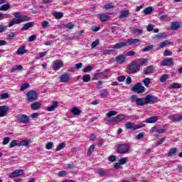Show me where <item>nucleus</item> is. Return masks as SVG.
<instances>
[{
  "label": "nucleus",
  "mask_w": 182,
  "mask_h": 182,
  "mask_svg": "<svg viewBox=\"0 0 182 182\" xmlns=\"http://www.w3.org/2000/svg\"><path fill=\"white\" fill-rule=\"evenodd\" d=\"M8 112H9V107L8 106H0V117H5V116H8Z\"/></svg>",
  "instance_id": "nucleus-11"
},
{
  "label": "nucleus",
  "mask_w": 182,
  "mask_h": 182,
  "mask_svg": "<svg viewBox=\"0 0 182 182\" xmlns=\"http://www.w3.org/2000/svg\"><path fill=\"white\" fill-rule=\"evenodd\" d=\"M141 70V66H140L137 60H132L127 67V73L128 75H136V73H139Z\"/></svg>",
  "instance_id": "nucleus-1"
},
{
  "label": "nucleus",
  "mask_w": 182,
  "mask_h": 182,
  "mask_svg": "<svg viewBox=\"0 0 182 182\" xmlns=\"http://www.w3.org/2000/svg\"><path fill=\"white\" fill-rule=\"evenodd\" d=\"M71 113H73L74 116H79V114L82 113V111L77 107H75L71 109Z\"/></svg>",
  "instance_id": "nucleus-26"
},
{
  "label": "nucleus",
  "mask_w": 182,
  "mask_h": 182,
  "mask_svg": "<svg viewBox=\"0 0 182 182\" xmlns=\"http://www.w3.org/2000/svg\"><path fill=\"white\" fill-rule=\"evenodd\" d=\"M159 102V97L151 95H147L144 98L145 105H149L150 103H157Z\"/></svg>",
  "instance_id": "nucleus-5"
},
{
  "label": "nucleus",
  "mask_w": 182,
  "mask_h": 182,
  "mask_svg": "<svg viewBox=\"0 0 182 182\" xmlns=\"http://www.w3.org/2000/svg\"><path fill=\"white\" fill-rule=\"evenodd\" d=\"M146 135V133L144 132H141L136 135V140H141L143 137Z\"/></svg>",
  "instance_id": "nucleus-54"
},
{
  "label": "nucleus",
  "mask_w": 182,
  "mask_h": 182,
  "mask_svg": "<svg viewBox=\"0 0 182 182\" xmlns=\"http://www.w3.org/2000/svg\"><path fill=\"white\" fill-rule=\"evenodd\" d=\"M14 38H16V34L15 33V32H11V33H9L7 36V41H9V42H11V41L14 40Z\"/></svg>",
  "instance_id": "nucleus-35"
},
{
  "label": "nucleus",
  "mask_w": 182,
  "mask_h": 182,
  "mask_svg": "<svg viewBox=\"0 0 182 182\" xmlns=\"http://www.w3.org/2000/svg\"><path fill=\"white\" fill-rule=\"evenodd\" d=\"M17 119L20 123H23L24 124H28L29 123V116L26 114H18Z\"/></svg>",
  "instance_id": "nucleus-9"
},
{
  "label": "nucleus",
  "mask_w": 182,
  "mask_h": 182,
  "mask_svg": "<svg viewBox=\"0 0 182 182\" xmlns=\"http://www.w3.org/2000/svg\"><path fill=\"white\" fill-rule=\"evenodd\" d=\"M143 52H150L154 50V45L147 46L146 47L142 48Z\"/></svg>",
  "instance_id": "nucleus-31"
},
{
  "label": "nucleus",
  "mask_w": 182,
  "mask_h": 182,
  "mask_svg": "<svg viewBox=\"0 0 182 182\" xmlns=\"http://www.w3.org/2000/svg\"><path fill=\"white\" fill-rule=\"evenodd\" d=\"M173 55V52L169 51L168 50H165L164 52V56H171Z\"/></svg>",
  "instance_id": "nucleus-58"
},
{
  "label": "nucleus",
  "mask_w": 182,
  "mask_h": 182,
  "mask_svg": "<svg viewBox=\"0 0 182 182\" xmlns=\"http://www.w3.org/2000/svg\"><path fill=\"white\" fill-rule=\"evenodd\" d=\"M127 130H131L132 132H136L139 129L144 127V124H135L134 122H128L125 124Z\"/></svg>",
  "instance_id": "nucleus-3"
},
{
  "label": "nucleus",
  "mask_w": 182,
  "mask_h": 182,
  "mask_svg": "<svg viewBox=\"0 0 182 182\" xmlns=\"http://www.w3.org/2000/svg\"><path fill=\"white\" fill-rule=\"evenodd\" d=\"M65 147H66V143L63 142L56 147L55 151H60V150H62V149H65Z\"/></svg>",
  "instance_id": "nucleus-36"
},
{
  "label": "nucleus",
  "mask_w": 182,
  "mask_h": 182,
  "mask_svg": "<svg viewBox=\"0 0 182 182\" xmlns=\"http://www.w3.org/2000/svg\"><path fill=\"white\" fill-rule=\"evenodd\" d=\"M126 119V116L123 114H119L116 117H112L107 120L109 123H119V122H122Z\"/></svg>",
  "instance_id": "nucleus-6"
},
{
  "label": "nucleus",
  "mask_w": 182,
  "mask_h": 182,
  "mask_svg": "<svg viewBox=\"0 0 182 182\" xmlns=\"http://www.w3.org/2000/svg\"><path fill=\"white\" fill-rule=\"evenodd\" d=\"M171 43H173V42H168V41H164L159 44V48H164L167 46V45H170Z\"/></svg>",
  "instance_id": "nucleus-40"
},
{
  "label": "nucleus",
  "mask_w": 182,
  "mask_h": 182,
  "mask_svg": "<svg viewBox=\"0 0 182 182\" xmlns=\"http://www.w3.org/2000/svg\"><path fill=\"white\" fill-rule=\"evenodd\" d=\"M82 82H85V83H87V82H90V75H84L82 77Z\"/></svg>",
  "instance_id": "nucleus-51"
},
{
  "label": "nucleus",
  "mask_w": 182,
  "mask_h": 182,
  "mask_svg": "<svg viewBox=\"0 0 182 182\" xmlns=\"http://www.w3.org/2000/svg\"><path fill=\"white\" fill-rule=\"evenodd\" d=\"M116 62L117 63H119V65H122L123 63H125L126 62V58L123 55H119L116 58Z\"/></svg>",
  "instance_id": "nucleus-21"
},
{
  "label": "nucleus",
  "mask_w": 182,
  "mask_h": 182,
  "mask_svg": "<svg viewBox=\"0 0 182 182\" xmlns=\"http://www.w3.org/2000/svg\"><path fill=\"white\" fill-rule=\"evenodd\" d=\"M58 105H59V102L58 101H53L52 102V105L47 107V111L53 112V110H55V109L58 107Z\"/></svg>",
  "instance_id": "nucleus-20"
},
{
  "label": "nucleus",
  "mask_w": 182,
  "mask_h": 182,
  "mask_svg": "<svg viewBox=\"0 0 182 182\" xmlns=\"http://www.w3.org/2000/svg\"><path fill=\"white\" fill-rule=\"evenodd\" d=\"M53 147V142H48L46 145V149L47 150H50Z\"/></svg>",
  "instance_id": "nucleus-59"
},
{
  "label": "nucleus",
  "mask_w": 182,
  "mask_h": 182,
  "mask_svg": "<svg viewBox=\"0 0 182 182\" xmlns=\"http://www.w3.org/2000/svg\"><path fill=\"white\" fill-rule=\"evenodd\" d=\"M181 21H173L171 24V28L173 31H177V29H179L180 26H181Z\"/></svg>",
  "instance_id": "nucleus-17"
},
{
  "label": "nucleus",
  "mask_w": 182,
  "mask_h": 182,
  "mask_svg": "<svg viewBox=\"0 0 182 182\" xmlns=\"http://www.w3.org/2000/svg\"><path fill=\"white\" fill-rule=\"evenodd\" d=\"M151 12H153L152 6L147 7L144 10V14L145 15H149V14H151Z\"/></svg>",
  "instance_id": "nucleus-39"
},
{
  "label": "nucleus",
  "mask_w": 182,
  "mask_h": 182,
  "mask_svg": "<svg viewBox=\"0 0 182 182\" xmlns=\"http://www.w3.org/2000/svg\"><path fill=\"white\" fill-rule=\"evenodd\" d=\"M117 80L118 82H124V80H126V76L120 75L117 77Z\"/></svg>",
  "instance_id": "nucleus-63"
},
{
  "label": "nucleus",
  "mask_w": 182,
  "mask_h": 182,
  "mask_svg": "<svg viewBox=\"0 0 182 182\" xmlns=\"http://www.w3.org/2000/svg\"><path fill=\"white\" fill-rule=\"evenodd\" d=\"M30 86H31V85H29V83H23L21 85L20 90L21 92H23V91L26 90V89H28V87H29Z\"/></svg>",
  "instance_id": "nucleus-41"
},
{
  "label": "nucleus",
  "mask_w": 182,
  "mask_h": 182,
  "mask_svg": "<svg viewBox=\"0 0 182 182\" xmlns=\"http://www.w3.org/2000/svg\"><path fill=\"white\" fill-rule=\"evenodd\" d=\"M117 159V156L116 155H112L109 156L108 160L109 161L113 162V161H116Z\"/></svg>",
  "instance_id": "nucleus-60"
},
{
  "label": "nucleus",
  "mask_w": 182,
  "mask_h": 182,
  "mask_svg": "<svg viewBox=\"0 0 182 182\" xmlns=\"http://www.w3.org/2000/svg\"><path fill=\"white\" fill-rule=\"evenodd\" d=\"M171 120L176 124H178L182 120V113L181 114H174L171 117Z\"/></svg>",
  "instance_id": "nucleus-12"
},
{
  "label": "nucleus",
  "mask_w": 182,
  "mask_h": 182,
  "mask_svg": "<svg viewBox=\"0 0 182 182\" xmlns=\"http://www.w3.org/2000/svg\"><path fill=\"white\" fill-rule=\"evenodd\" d=\"M25 173H23V170L17 169L14 171L11 172L9 175L10 178H16V177H21V176H23Z\"/></svg>",
  "instance_id": "nucleus-10"
},
{
  "label": "nucleus",
  "mask_w": 182,
  "mask_h": 182,
  "mask_svg": "<svg viewBox=\"0 0 182 182\" xmlns=\"http://www.w3.org/2000/svg\"><path fill=\"white\" fill-rule=\"evenodd\" d=\"M9 8H11V4L7 3L0 6V11H8Z\"/></svg>",
  "instance_id": "nucleus-33"
},
{
  "label": "nucleus",
  "mask_w": 182,
  "mask_h": 182,
  "mask_svg": "<svg viewBox=\"0 0 182 182\" xmlns=\"http://www.w3.org/2000/svg\"><path fill=\"white\" fill-rule=\"evenodd\" d=\"M130 151V144H119L117 146V153L118 154H127Z\"/></svg>",
  "instance_id": "nucleus-2"
},
{
  "label": "nucleus",
  "mask_w": 182,
  "mask_h": 182,
  "mask_svg": "<svg viewBox=\"0 0 182 182\" xmlns=\"http://www.w3.org/2000/svg\"><path fill=\"white\" fill-rule=\"evenodd\" d=\"M154 70V68H153V66L149 65L147 67V68L144 71V74L147 75H150V73H153V70Z\"/></svg>",
  "instance_id": "nucleus-27"
},
{
  "label": "nucleus",
  "mask_w": 182,
  "mask_h": 182,
  "mask_svg": "<svg viewBox=\"0 0 182 182\" xmlns=\"http://www.w3.org/2000/svg\"><path fill=\"white\" fill-rule=\"evenodd\" d=\"M31 19V17L24 15L17 18V23H22V22H28Z\"/></svg>",
  "instance_id": "nucleus-16"
},
{
  "label": "nucleus",
  "mask_w": 182,
  "mask_h": 182,
  "mask_svg": "<svg viewBox=\"0 0 182 182\" xmlns=\"http://www.w3.org/2000/svg\"><path fill=\"white\" fill-rule=\"evenodd\" d=\"M42 107V102L38 101L31 104V110H39Z\"/></svg>",
  "instance_id": "nucleus-14"
},
{
  "label": "nucleus",
  "mask_w": 182,
  "mask_h": 182,
  "mask_svg": "<svg viewBox=\"0 0 182 182\" xmlns=\"http://www.w3.org/2000/svg\"><path fill=\"white\" fill-rule=\"evenodd\" d=\"M127 56H136V52H134L133 50L128 51L127 53Z\"/></svg>",
  "instance_id": "nucleus-64"
},
{
  "label": "nucleus",
  "mask_w": 182,
  "mask_h": 182,
  "mask_svg": "<svg viewBox=\"0 0 182 182\" xmlns=\"http://www.w3.org/2000/svg\"><path fill=\"white\" fill-rule=\"evenodd\" d=\"M99 18H100V21H101V22H106L107 21H109V15L103 13V14H100L98 15Z\"/></svg>",
  "instance_id": "nucleus-22"
},
{
  "label": "nucleus",
  "mask_w": 182,
  "mask_h": 182,
  "mask_svg": "<svg viewBox=\"0 0 182 182\" xmlns=\"http://www.w3.org/2000/svg\"><path fill=\"white\" fill-rule=\"evenodd\" d=\"M168 77H170V75L165 74L163 75L160 79H159V82H161V83H164V82H166V80H167V79H168Z\"/></svg>",
  "instance_id": "nucleus-38"
},
{
  "label": "nucleus",
  "mask_w": 182,
  "mask_h": 182,
  "mask_svg": "<svg viewBox=\"0 0 182 182\" xmlns=\"http://www.w3.org/2000/svg\"><path fill=\"white\" fill-rule=\"evenodd\" d=\"M159 120V117L154 116L149 118H147L146 120V123H156Z\"/></svg>",
  "instance_id": "nucleus-25"
},
{
  "label": "nucleus",
  "mask_w": 182,
  "mask_h": 182,
  "mask_svg": "<svg viewBox=\"0 0 182 182\" xmlns=\"http://www.w3.org/2000/svg\"><path fill=\"white\" fill-rule=\"evenodd\" d=\"M25 46H21L20 48H18L16 51L17 55H23L25 53H28V50L25 49Z\"/></svg>",
  "instance_id": "nucleus-24"
},
{
  "label": "nucleus",
  "mask_w": 182,
  "mask_h": 182,
  "mask_svg": "<svg viewBox=\"0 0 182 182\" xmlns=\"http://www.w3.org/2000/svg\"><path fill=\"white\" fill-rule=\"evenodd\" d=\"M146 90V88L141 85V83L139 82L134 85V87L132 88V92H135L136 93H144V92Z\"/></svg>",
  "instance_id": "nucleus-8"
},
{
  "label": "nucleus",
  "mask_w": 182,
  "mask_h": 182,
  "mask_svg": "<svg viewBox=\"0 0 182 182\" xmlns=\"http://www.w3.org/2000/svg\"><path fill=\"white\" fill-rule=\"evenodd\" d=\"M166 141V137L161 138L155 144L156 147H159L161 144H163Z\"/></svg>",
  "instance_id": "nucleus-43"
},
{
  "label": "nucleus",
  "mask_w": 182,
  "mask_h": 182,
  "mask_svg": "<svg viewBox=\"0 0 182 182\" xmlns=\"http://www.w3.org/2000/svg\"><path fill=\"white\" fill-rule=\"evenodd\" d=\"M30 144H31V139H26V140L20 141L18 143V147H21V146L29 147Z\"/></svg>",
  "instance_id": "nucleus-19"
},
{
  "label": "nucleus",
  "mask_w": 182,
  "mask_h": 182,
  "mask_svg": "<svg viewBox=\"0 0 182 182\" xmlns=\"http://www.w3.org/2000/svg\"><path fill=\"white\" fill-rule=\"evenodd\" d=\"M136 103L137 106H144L146 105V102H144V98H138Z\"/></svg>",
  "instance_id": "nucleus-34"
},
{
  "label": "nucleus",
  "mask_w": 182,
  "mask_h": 182,
  "mask_svg": "<svg viewBox=\"0 0 182 182\" xmlns=\"http://www.w3.org/2000/svg\"><path fill=\"white\" fill-rule=\"evenodd\" d=\"M42 28H49V22L47 21H43L41 22Z\"/></svg>",
  "instance_id": "nucleus-57"
},
{
  "label": "nucleus",
  "mask_w": 182,
  "mask_h": 182,
  "mask_svg": "<svg viewBox=\"0 0 182 182\" xmlns=\"http://www.w3.org/2000/svg\"><path fill=\"white\" fill-rule=\"evenodd\" d=\"M130 12L128 10H124L123 11L121 12V14H119V18L120 19L123 18H127V16H129Z\"/></svg>",
  "instance_id": "nucleus-28"
},
{
  "label": "nucleus",
  "mask_w": 182,
  "mask_h": 182,
  "mask_svg": "<svg viewBox=\"0 0 182 182\" xmlns=\"http://www.w3.org/2000/svg\"><path fill=\"white\" fill-rule=\"evenodd\" d=\"M127 46V43L122 41L119 42L118 43H116L115 45L113 46V49H122V48H124Z\"/></svg>",
  "instance_id": "nucleus-18"
},
{
  "label": "nucleus",
  "mask_w": 182,
  "mask_h": 182,
  "mask_svg": "<svg viewBox=\"0 0 182 182\" xmlns=\"http://www.w3.org/2000/svg\"><path fill=\"white\" fill-rule=\"evenodd\" d=\"M171 87L172 89H180L181 87V84L178 82H173L171 85Z\"/></svg>",
  "instance_id": "nucleus-44"
},
{
  "label": "nucleus",
  "mask_w": 182,
  "mask_h": 182,
  "mask_svg": "<svg viewBox=\"0 0 182 182\" xmlns=\"http://www.w3.org/2000/svg\"><path fill=\"white\" fill-rule=\"evenodd\" d=\"M26 97L28 102L33 103V102H36V100H38V92L35 90H30L27 92Z\"/></svg>",
  "instance_id": "nucleus-4"
},
{
  "label": "nucleus",
  "mask_w": 182,
  "mask_h": 182,
  "mask_svg": "<svg viewBox=\"0 0 182 182\" xmlns=\"http://www.w3.org/2000/svg\"><path fill=\"white\" fill-rule=\"evenodd\" d=\"M177 148H172L169 150L168 151V155L169 156H175V154L177 153Z\"/></svg>",
  "instance_id": "nucleus-45"
},
{
  "label": "nucleus",
  "mask_w": 182,
  "mask_h": 182,
  "mask_svg": "<svg viewBox=\"0 0 182 182\" xmlns=\"http://www.w3.org/2000/svg\"><path fill=\"white\" fill-rule=\"evenodd\" d=\"M93 151H95V144H92L87 151V156H91L92 154L93 153Z\"/></svg>",
  "instance_id": "nucleus-42"
},
{
  "label": "nucleus",
  "mask_w": 182,
  "mask_h": 182,
  "mask_svg": "<svg viewBox=\"0 0 182 182\" xmlns=\"http://www.w3.org/2000/svg\"><path fill=\"white\" fill-rule=\"evenodd\" d=\"M173 63H174V59L171 58H168L162 60L161 65L162 66H170V65H173Z\"/></svg>",
  "instance_id": "nucleus-13"
},
{
  "label": "nucleus",
  "mask_w": 182,
  "mask_h": 182,
  "mask_svg": "<svg viewBox=\"0 0 182 182\" xmlns=\"http://www.w3.org/2000/svg\"><path fill=\"white\" fill-rule=\"evenodd\" d=\"M139 42H140V40H139V39H128L127 41V44L129 46L134 45L136 43H139Z\"/></svg>",
  "instance_id": "nucleus-30"
},
{
  "label": "nucleus",
  "mask_w": 182,
  "mask_h": 182,
  "mask_svg": "<svg viewBox=\"0 0 182 182\" xmlns=\"http://www.w3.org/2000/svg\"><path fill=\"white\" fill-rule=\"evenodd\" d=\"M14 25H19V23H18V18L17 19L14 18L11 21H10V23L9 26L11 28V26H14Z\"/></svg>",
  "instance_id": "nucleus-46"
},
{
  "label": "nucleus",
  "mask_w": 182,
  "mask_h": 182,
  "mask_svg": "<svg viewBox=\"0 0 182 182\" xmlns=\"http://www.w3.org/2000/svg\"><path fill=\"white\" fill-rule=\"evenodd\" d=\"M151 83V80L149 77H146L144 80V85L146 86V87H149V85Z\"/></svg>",
  "instance_id": "nucleus-48"
},
{
  "label": "nucleus",
  "mask_w": 182,
  "mask_h": 182,
  "mask_svg": "<svg viewBox=\"0 0 182 182\" xmlns=\"http://www.w3.org/2000/svg\"><path fill=\"white\" fill-rule=\"evenodd\" d=\"M91 70H93V67H92V66H86V67L83 69L82 72H83L84 73H87L90 72Z\"/></svg>",
  "instance_id": "nucleus-49"
},
{
  "label": "nucleus",
  "mask_w": 182,
  "mask_h": 182,
  "mask_svg": "<svg viewBox=\"0 0 182 182\" xmlns=\"http://www.w3.org/2000/svg\"><path fill=\"white\" fill-rule=\"evenodd\" d=\"M116 114H117V111H109L107 114V117H112V116H116Z\"/></svg>",
  "instance_id": "nucleus-53"
},
{
  "label": "nucleus",
  "mask_w": 182,
  "mask_h": 182,
  "mask_svg": "<svg viewBox=\"0 0 182 182\" xmlns=\"http://www.w3.org/2000/svg\"><path fill=\"white\" fill-rule=\"evenodd\" d=\"M68 174V172L66 171H61L58 173V177H65Z\"/></svg>",
  "instance_id": "nucleus-56"
},
{
  "label": "nucleus",
  "mask_w": 182,
  "mask_h": 182,
  "mask_svg": "<svg viewBox=\"0 0 182 182\" xmlns=\"http://www.w3.org/2000/svg\"><path fill=\"white\" fill-rule=\"evenodd\" d=\"M70 79V76L68 73H63L60 77V80L62 83H68Z\"/></svg>",
  "instance_id": "nucleus-15"
},
{
  "label": "nucleus",
  "mask_w": 182,
  "mask_h": 182,
  "mask_svg": "<svg viewBox=\"0 0 182 182\" xmlns=\"http://www.w3.org/2000/svg\"><path fill=\"white\" fill-rule=\"evenodd\" d=\"M119 163L122 164H126V163H127V158L125 157V158H121L119 160Z\"/></svg>",
  "instance_id": "nucleus-62"
},
{
  "label": "nucleus",
  "mask_w": 182,
  "mask_h": 182,
  "mask_svg": "<svg viewBox=\"0 0 182 182\" xmlns=\"http://www.w3.org/2000/svg\"><path fill=\"white\" fill-rule=\"evenodd\" d=\"M91 31L92 32H99V31H100V27H97L96 26H92L91 27Z\"/></svg>",
  "instance_id": "nucleus-61"
},
{
  "label": "nucleus",
  "mask_w": 182,
  "mask_h": 182,
  "mask_svg": "<svg viewBox=\"0 0 182 182\" xmlns=\"http://www.w3.org/2000/svg\"><path fill=\"white\" fill-rule=\"evenodd\" d=\"M63 66V61H62V60H55L52 64V69L55 72H58V70H60Z\"/></svg>",
  "instance_id": "nucleus-7"
},
{
  "label": "nucleus",
  "mask_w": 182,
  "mask_h": 182,
  "mask_svg": "<svg viewBox=\"0 0 182 182\" xmlns=\"http://www.w3.org/2000/svg\"><path fill=\"white\" fill-rule=\"evenodd\" d=\"M114 8V5L112 3H108L104 6L105 9H113Z\"/></svg>",
  "instance_id": "nucleus-47"
},
{
  "label": "nucleus",
  "mask_w": 182,
  "mask_h": 182,
  "mask_svg": "<svg viewBox=\"0 0 182 182\" xmlns=\"http://www.w3.org/2000/svg\"><path fill=\"white\" fill-rule=\"evenodd\" d=\"M8 30V26H0V33H4L6 31Z\"/></svg>",
  "instance_id": "nucleus-55"
},
{
  "label": "nucleus",
  "mask_w": 182,
  "mask_h": 182,
  "mask_svg": "<svg viewBox=\"0 0 182 182\" xmlns=\"http://www.w3.org/2000/svg\"><path fill=\"white\" fill-rule=\"evenodd\" d=\"M97 174H100V176L105 177V176H106V174H107V172H106V171H105L103 169H100L97 171Z\"/></svg>",
  "instance_id": "nucleus-52"
},
{
  "label": "nucleus",
  "mask_w": 182,
  "mask_h": 182,
  "mask_svg": "<svg viewBox=\"0 0 182 182\" xmlns=\"http://www.w3.org/2000/svg\"><path fill=\"white\" fill-rule=\"evenodd\" d=\"M33 22H28L23 25V26L21 28V31H28L29 28H33Z\"/></svg>",
  "instance_id": "nucleus-23"
},
{
  "label": "nucleus",
  "mask_w": 182,
  "mask_h": 182,
  "mask_svg": "<svg viewBox=\"0 0 182 182\" xmlns=\"http://www.w3.org/2000/svg\"><path fill=\"white\" fill-rule=\"evenodd\" d=\"M53 16L55 19H62L63 18V13L55 11L53 13Z\"/></svg>",
  "instance_id": "nucleus-32"
},
{
  "label": "nucleus",
  "mask_w": 182,
  "mask_h": 182,
  "mask_svg": "<svg viewBox=\"0 0 182 182\" xmlns=\"http://www.w3.org/2000/svg\"><path fill=\"white\" fill-rule=\"evenodd\" d=\"M5 99H9V94L4 93L0 95V100H4Z\"/></svg>",
  "instance_id": "nucleus-50"
},
{
  "label": "nucleus",
  "mask_w": 182,
  "mask_h": 182,
  "mask_svg": "<svg viewBox=\"0 0 182 182\" xmlns=\"http://www.w3.org/2000/svg\"><path fill=\"white\" fill-rule=\"evenodd\" d=\"M101 97H107L109 96V92L106 89H102L100 90Z\"/></svg>",
  "instance_id": "nucleus-29"
},
{
  "label": "nucleus",
  "mask_w": 182,
  "mask_h": 182,
  "mask_svg": "<svg viewBox=\"0 0 182 182\" xmlns=\"http://www.w3.org/2000/svg\"><path fill=\"white\" fill-rule=\"evenodd\" d=\"M132 33H134V35H142L143 30L140 28H134L132 30Z\"/></svg>",
  "instance_id": "nucleus-37"
}]
</instances>
